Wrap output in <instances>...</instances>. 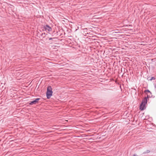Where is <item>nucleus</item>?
<instances>
[{
    "label": "nucleus",
    "instance_id": "20e7f679",
    "mask_svg": "<svg viewBox=\"0 0 156 156\" xmlns=\"http://www.w3.org/2000/svg\"><path fill=\"white\" fill-rule=\"evenodd\" d=\"M43 28L46 31H51L52 30V28L48 25H46L44 26L43 27Z\"/></svg>",
    "mask_w": 156,
    "mask_h": 156
},
{
    "label": "nucleus",
    "instance_id": "f257e3e1",
    "mask_svg": "<svg viewBox=\"0 0 156 156\" xmlns=\"http://www.w3.org/2000/svg\"><path fill=\"white\" fill-rule=\"evenodd\" d=\"M53 91L51 86H48L47 88L46 96L47 98L49 99L52 95Z\"/></svg>",
    "mask_w": 156,
    "mask_h": 156
},
{
    "label": "nucleus",
    "instance_id": "0eeeda50",
    "mask_svg": "<svg viewBox=\"0 0 156 156\" xmlns=\"http://www.w3.org/2000/svg\"><path fill=\"white\" fill-rule=\"evenodd\" d=\"M41 36L43 38H44L45 37V33H42L41 34Z\"/></svg>",
    "mask_w": 156,
    "mask_h": 156
},
{
    "label": "nucleus",
    "instance_id": "f03ea898",
    "mask_svg": "<svg viewBox=\"0 0 156 156\" xmlns=\"http://www.w3.org/2000/svg\"><path fill=\"white\" fill-rule=\"evenodd\" d=\"M147 102H146L143 99L141 104L140 105V109L141 111H143L146 108L145 105Z\"/></svg>",
    "mask_w": 156,
    "mask_h": 156
},
{
    "label": "nucleus",
    "instance_id": "1a4fd4ad",
    "mask_svg": "<svg viewBox=\"0 0 156 156\" xmlns=\"http://www.w3.org/2000/svg\"><path fill=\"white\" fill-rule=\"evenodd\" d=\"M155 78L154 77H152L151 79H149V80L151 81L153 80H155Z\"/></svg>",
    "mask_w": 156,
    "mask_h": 156
},
{
    "label": "nucleus",
    "instance_id": "9b49d317",
    "mask_svg": "<svg viewBox=\"0 0 156 156\" xmlns=\"http://www.w3.org/2000/svg\"><path fill=\"white\" fill-rule=\"evenodd\" d=\"M154 87L155 88H156V83L154 85Z\"/></svg>",
    "mask_w": 156,
    "mask_h": 156
},
{
    "label": "nucleus",
    "instance_id": "9d476101",
    "mask_svg": "<svg viewBox=\"0 0 156 156\" xmlns=\"http://www.w3.org/2000/svg\"><path fill=\"white\" fill-rule=\"evenodd\" d=\"M54 38H52L50 37V38H49V40H52L53 39H54Z\"/></svg>",
    "mask_w": 156,
    "mask_h": 156
},
{
    "label": "nucleus",
    "instance_id": "6e6552de",
    "mask_svg": "<svg viewBox=\"0 0 156 156\" xmlns=\"http://www.w3.org/2000/svg\"><path fill=\"white\" fill-rule=\"evenodd\" d=\"M150 152V151L149 150H147L146 152H143V154H145L146 153H149Z\"/></svg>",
    "mask_w": 156,
    "mask_h": 156
},
{
    "label": "nucleus",
    "instance_id": "7ed1b4c3",
    "mask_svg": "<svg viewBox=\"0 0 156 156\" xmlns=\"http://www.w3.org/2000/svg\"><path fill=\"white\" fill-rule=\"evenodd\" d=\"M40 99V98H37L35 99V100L32 101H30L29 102V104L30 105H35L36 104L38 103L39 100Z\"/></svg>",
    "mask_w": 156,
    "mask_h": 156
},
{
    "label": "nucleus",
    "instance_id": "423d86ee",
    "mask_svg": "<svg viewBox=\"0 0 156 156\" xmlns=\"http://www.w3.org/2000/svg\"><path fill=\"white\" fill-rule=\"evenodd\" d=\"M148 92V93H150L151 94H152L151 92L148 90H145L144 91V93H146V92Z\"/></svg>",
    "mask_w": 156,
    "mask_h": 156
},
{
    "label": "nucleus",
    "instance_id": "39448f33",
    "mask_svg": "<svg viewBox=\"0 0 156 156\" xmlns=\"http://www.w3.org/2000/svg\"><path fill=\"white\" fill-rule=\"evenodd\" d=\"M151 96H150V95H149V94L148 95V94H147V97H145V98H144V99H143V100H144V101H145L146 102H147V99L149 98H151Z\"/></svg>",
    "mask_w": 156,
    "mask_h": 156
}]
</instances>
